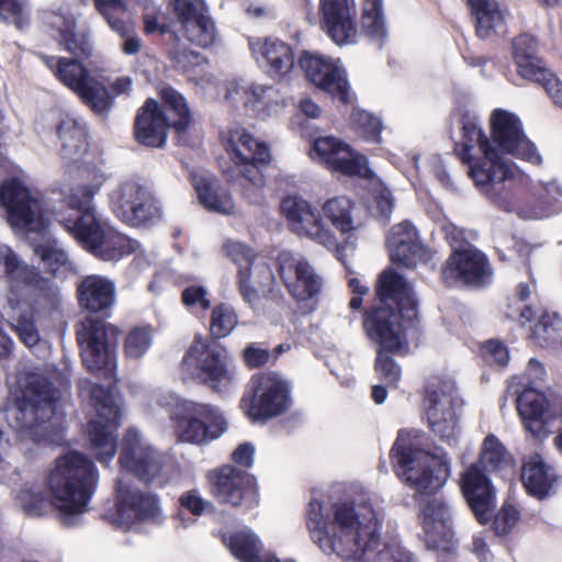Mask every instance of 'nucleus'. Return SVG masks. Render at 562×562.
I'll return each instance as SVG.
<instances>
[{
  "label": "nucleus",
  "instance_id": "1",
  "mask_svg": "<svg viewBox=\"0 0 562 562\" xmlns=\"http://www.w3.org/2000/svg\"><path fill=\"white\" fill-rule=\"evenodd\" d=\"M453 119L460 131L458 156L468 164L469 176L479 190L498 207L516 212L525 220H541L562 211V187L555 180L536 182L505 157L512 155L536 166L542 164V156L526 136L516 113L504 109L491 113L492 140L469 101L458 103Z\"/></svg>",
  "mask_w": 562,
  "mask_h": 562
},
{
  "label": "nucleus",
  "instance_id": "2",
  "mask_svg": "<svg viewBox=\"0 0 562 562\" xmlns=\"http://www.w3.org/2000/svg\"><path fill=\"white\" fill-rule=\"evenodd\" d=\"M382 520V509L368 493L341 499L317 494L305 513L310 537L325 554L366 562H412L411 552L396 539L380 548Z\"/></svg>",
  "mask_w": 562,
  "mask_h": 562
},
{
  "label": "nucleus",
  "instance_id": "3",
  "mask_svg": "<svg viewBox=\"0 0 562 562\" xmlns=\"http://www.w3.org/2000/svg\"><path fill=\"white\" fill-rule=\"evenodd\" d=\"M45 484L25 481L12 490L15 508L29 517H45L56 512L66 526L75 525L88 512L99 484V471L86 454L70 451L58 457L49 468Z\"/></svg>",
  "mask_w": 562,
  "mask_h": 562
},
{
  "label": "nucleus",
  "instance_id": "4",
  "mask_svg": "<svg viewBox=\"0 0 562 562\" xmlns=\"http://www.w3.org/2000/svg\"><path fill=\"white\" fill-rule=\"evenodd\" d=\"M106 180L105 173H97L94 183L81 184L63 193L61 205L53 211V217L88 252L103 261H119L139 250L136 239L121 233L102 220L93 203L94 195Z\"/></svg>",
  "mask_w": 562,
  "mask_h": 562
},
{
  "label": "nucleus",
  "instance_id": "5",
  "mask_svg": "<svg viewBox=\"0 0 562 562\" xmlns=\"http://www.w3.org/2000/svg\"><path fill=\"white\" fill-rule=\"evenodd\" d=\"M58 398L59 393L47 376L21 372L10 390L4 418L22 439L57 443L64 425V415L57 411Z\"/></svg>",
  "mask_w": 562,
  "mask_h": 562
},
{
  "label": "nucleus",
  "instance_id": "6",
  "mask_svg": "<svg viewBox=\"0 0 562 562\" xmlns=\"http://www.w3.org/2000/svg\"><path fill=\"white\" fill-rule=\"evenodd\" d=\"M376 295L378 305L363 317L366 335L376 352H402L408 347L406 333L418 315L413 285L402 274L387 269L380 276Z\"/></svg>",
  "mask_w": 562,
  "mask_h": 562
},
{
  "label": "nucleus",
  "instance_id": "7",
  "mask_svg": "<svg viewBox=\"0 0 562 562\" xmlns=\"http://www.w3.org/2000/svg\"><path fill=\"white\" fill-rule=\"evenodd\" d=\"M0 205L11 227L27 238L50 273L64 278L74 270L66 250L48 234V217L37 194H33L19 176L0 184Z\"/></svg>",
  "mask_w": 562,
  "mask_h": 562
},
{
  "label": "nucleus",
  "instance_id": "8",
  "mask_svg": "<svg viewBox=\"0 0 562 562\" xmlns=\"http://www.w3.org/2000/svg\"><path fill=\"white\" fill-rule=\"evenodd\" d=\"M427 437L417 429H402L390 451L396 475L416 493L434 494L451 474V459L427 449Z\"/></svg>",
  "mask_w": 562,
  "mask_h": 562
},
{
  "label": "nucleus",
  "instance_id": "9",
  "mask_svg": "<svg viewBox=\"0 0 562 562\" xmlns=\"http://www.w3.org/2000/svg\"><path fill=\"white\" fill-rule=\"evenodd\" d=\"M156 403L168 412L181 442L207 445L227 430L222 411L210 403L183 398L172 392L157 394Z\"/></svg>",
  "mask_w": 562,
  "mask_h": 562
},
{
  "label": "nucleus",
  "instance_id": "10",
  "mask_svg": "<svg viewBox=\"0 0 562 562\" xmlns=\"http://www.w3.org/2000/svg\"><path fill=\"white\" fill-rule=\"evenodd\" d=\"M181 368L183 374L221 394L235 390L239 381L236 366L226 349L201 336H196L186 351Z\"/></svg>",
  "mask_w": 562,
  "mask_h": 562
},
{
  "label": "nucleus",
  "instance_id": "11",
  "mask_svg": "<svg viewBox=\"0 0 562 562\" xmlns=\"http://www.w3.org/2000/svg\"><path fill=\"white\" fill-rule=\"evenodd\" d=\"M162 108L153 99L139 109L135 122L138 143L148 147H160L166 143L167 130L183 132L190 123V112L184 98L171 87L160 91Z\"/></svg>",
  "mask_w": 562,
  "mask_h": 562
},
{
  "label": "nucleus",
  "instance_id": "12",
  "mask_svg": "<svg viewBox=\"0 0 562 562\" xmlns=\"http://www.w3.org/2000/svg\"><path fill=\"white\" fill-rule=\"evenodd\" d=\"M110 524L124 532L143 533L166 520L160 497L146 490L117 480L114 512L109 516Z\"/></svg>",
  "mask_w": 562,
  "mask_h": 562
},
{
  "label": "nucleus",
  "instance_id": "13",
  "mask_svg": "<svg viewBox=\"0 0 562 562\" xmlns=\"http://www.w3.org/2000/svg\"><path fill=\"white\" fill-rule=\"evenodd\" d=\"M89 393L95 411V417L87 426L89 450L99 463L108 467L117 452L116 429L122 416L121 400L115 387L105 389L93 384Z\"/></svg>",
  "mask_w": 562,
  "mask_h": 562
},
{
  "label": "nucleus",
  "instance_id": "14",
  "mask_svg": "<svg viewBox=\"0 0 562 562\" xmlns=\"http://www.w3.org/2000/svg\"><path fill=\"white\" fill-rule=\"evenodd\" d=\"M42 60L55 77L76 93L93 112L104 114L110 111L113 97L108 90L104 76L83 66L77 59L43 55Z\"/></svg>",
  "mask_w": 562,
  "mask_h": 562
},
{
  "label": "nucleus",
  "instance_id": "15",
  "mask_svg": "<svg viewBox=\"0 0 562 562\" xmlns=\"http://www.w3.org/2000/svg\"><path fill=\"white\" fill-rule=\"evenodd\" d=\"M121 472L130 473L146 483L161 485L171 480L175 464L136 428H128L121 440L119 451Z\"/></svg>",
  "mask_w": 562,
  "mask_h": 562
},
{
  "label": "nucleus",
  "instance_id": "16",
  "mask_svg": "<svg viewBox=\"0 0 562 562\" xmlns=\"http://www.w3.org/2000/svg\"><path fill=\"white\" fill-rule=\"evenodd\" d=\"M223 251L237 267V285L243 300L254 306L258 301L259 291L270 290L274 282V274L254 249L237 240H226Z\"/></svg>",
  "mask_w": 562,
  "mask_h": 562
},
{
  "label": "nucleus",
  "instance_id": "17",
  "mask_svg": "<svg viewBox=\"0 0 562 562\" xmlns=\"http://www.w3.org/2000/svg\"><path fill=\"white\" fill-rule=\"evenodd\" d=\"M119 329L102 319L87 317L77 330L82 362L91 372L111 373L115 367Z\"/></svg>",
  "mask_w": 562,
  "mask_h": 562
},
{
  "label": "nucleus",
  "instance_id": "18",
  "mask_svg": "<svg viewBox=\"0 0 562 562\" xmlns=\"http://www.w3.org/2000/svg\"><path fill=\"white\" fill-rule=\"evenodd\" d=\"M456 384L452 380L432 378L426 387V416L431 431L454 447L459 441L456 414Z\"/></svg>",
  "mask_w": 562,
  "mask_h": 562
},
{
  "label": "nucleus",
  "instance_id": "19",
  "mask_svg": "<svg viewBox=\"0 0 562 562\" xmlns=\"http://www.w3.org/2000/svg\"><path fill=\"white\" fill-rule=\"evenodd\" d=\"M251 397H244L240 407L252 420H267L280 415L291 404V385L281 374L266 372L256 380Z\"/></svg>",
  "mask_w": 562,
  "mask_h": 562
},
{
  "label": "nucleus",
  "instance_id": "20",
  "mask_svg": "<svg viewBox=\"0 0 562 562\" xmlns=\"http://www.w3.org/2000/svg\"><path fill=\"white\" fill-rule=\"evenodd\" d=\"M281 212L294 234L335 250L339 256L335 233L324 223L321 211L308 201L297 195L286 196L281 202Z\"/></svg>",
  "mask_w": 562,
  "mask_h": 562
},
{
  "label": "nucleus",
  "instance_id": "21",
  "mask_svg": "<svg viewBox=\"0 0 562 562\" xmlns=\"http://www.w3.org/2000/svg\"><path fill=\"white\" fill-rule=\"evenodd\" d=\"M271 160L269 145L252 134L237 167L223 168V173L231 182L245 180L249 186L244 190L245 198L252 204H259L263 200L262 189L266 186L262 168Z\"/></svg>",
  "mask_w": 562,
  "mask_h": 562
},
{
  "label": "nucleus",
  "instance_id": "22",
  "mask_svg": "<svg viewBox=\"0 0 562 562\" xmlns=\"http://www.w3.org/2000/svg\"><path fill=\"white\" fill-rule=\"evenodd\" d=\"M308 156L313 161L345 176L371 178L373 175L364 155L355 151L347 143L334 136L315 138L308 149Z\"/></svg>",
  "mask_w": 562,
  "mask_h": 562
},
{
  "label": "nucleus",
  "instance_id": "23",
  "mask_svg": "<svg viewBox=\"0 0 562 562\" xmlns=\"http://www.w3.org/2000/svg\"><path fill=\"white\" fill-rule=\"evenodd\" d=\"M225 89V100L231 105L262 120L278 115L284 108L281 93L268 85L229 80Z\"/></svg>",
  "mask_w": 562,
  "mask_h": 562
},
{
  "label": "nucleus",
  "instance_id": "24",
  "mask_svg": "<svg viewBox=\"0 0 562 562\" xmlns=\"http://www.w3.org/2000/svg\"><path fill=\"white\" fill-rule=\"evenodd\" d=\"M299 65L306 79L334 99L349 103L352 99L347 72L339 58L304 53Z\"/></svg>",
  "mask_w": 562,
  "mask_h": 562
},
{
  "label": "nucleus",
  "instance_id": "25",
  "mask_svg": "<svg viewBox=\"0 0 562 562\" xmlns=\"http://www.w3.org/2000/svg\"><path fill=\"white\" fill-rule=\"evenodd\" d=\"M214 495L222 502L243 512L254 509L259 504L256 479L232 465H224L210 474Z\"/></svg>",
  "mask_w": 562,
  "mask_h": 562
},
{
  "label": "nucleus",
  "instance_id": "26",
  "mask_svg": "<svg viewBox=\"0 0 562 562\" xmlns=\"http://www.w3.org/2000/svg\"><path fill=\"white\" fill-rule=\"evenodd\" d=\"M0 265L8 280V303L15 307L47 288V279L33 266L24 262L5 244H0Z\"/></svg>",
  "mask_w": 562,
  "mask_h": 562
},
{
  "label": "nucleus",
  "instance_id": "27",
  "mask_svg": "<svg viewBox=\"0 0 562 562\" xmlns=\"http://www.w3.org/2000/svg\"><path fill=\"white\" fill-rule=\"evenodd\" d=\"M516 394L517 411L526 430L537 438L548 436L553 422L562 418V397L549 400L535 390H522Z\"/></svg>",
  "mask_w": 562,
  "mask_h": 562
},
{
  "label": "nucleus",
  "instance_id": "28",
  "mask_svg": "<svg viewBox=\"0 0 562 562\" xmlns=\"http://www.w3.org/2000/svg\"><path fill=\"white\" fill-rule=\"evenodd\" d=\"M278 272L289 293L297 302L312 300L322 290L323 279L314 267L289 251L280 252Z\"/></svg>",
  "mask_w": 562,
  "mask_h": 562
},
{
  "label": "nucleus",
  "instance_id": "29",
  "mask_svg": "<svg viewBox=\"0 0 562 562\" xmlns=\"http://www.w3.org/2000/svg\"><path fill=\"white\" fill-rule=\"evenodd\" d=\"M58 137L61 143L60 155L67 164H80L79 168L86 179L95 182L97 173H103L95 166H91L86 156L88 154L87 128L81 120L66 116L57 127Z\"/></svg>",
  "mask_w": 562,
  "mask_h": 562
},
{
  "label": "nucleus",
  "instance_id": "30",
  "mask_svg": "<svg viewBox=\"0 0 562 562\" xmlns=\"http://www.w3.org/2000/svg\"><path fill=\"white\" fill-rule=\"evenodd\" d=\"M460 487L479 522L487 524L495 507V490L480 463L461 473Z\"/></svg>",
  "mask_w": 562,
  "mask_h": 562
},
{
  "label": "nucleus",
  "instance_id": "31",
  "mask_svg": "<svg viewBox=\"0 0 562 562\" xmlns=\"http://www.w3.org/2000/svg\"><path fill=\"white\" fill-rule=\"evenodd\" d=\"M442 274L449 283L462 281L467 284L484 285L491 282L493 271L482 251L468 247L453 251Z\"/></svg>",
  "mask_w": 562,
  "mask_h": 562
},
{
  "label": "nucleus",
  "instance_id": "32",
  "mask_svg": "<svg viewBox=\"0 0 562 562\" xmlns=\"http://www.w3.org/2000/svg\"><path fill=\"white\" fill-rule=\"evenodd\" d=\"M248 47L257 65L270 77H284L294 65L292 47L277 37H249Z\"/></svg>",
  "mask_w": 562,
  "mask_h": 562
},
{
  "label": "nucleus",
  "instance_id": "33",
  "mask_svg": "<svg viewBox=\"0 0 562 562\" xmlns=\"http://www.w3.org/2000/svg\"><path fill=\"white\" fill-rule=\"evenodd\" d=\"M322 25L338 45L351 44L357 37L355 0H321Z\"/></svg>",
  "mask_w": 562,
  "mask_h": 562
},
{
  "label": "nucleus",
  "instance_id": "34",
  "mask_svg": "<svg viewBox=\"0 0 562 562\" xmlns=\"http://www.w3.org/2000/svg\"><path fill=\"white\" fill-rule=\"evenodd\" d=\"M422 526L428 549L449 552L453 548L452 516L450 507L441 499L429 501L422 512Z\"/></svg>",
  "mask_w": 562,
  "mask_h": 562
},
{
  "label": "nucleus",
  "instance_id": "35",
  "mask_svg": "<svg viewBox=\"0 0 562 562\" xmlns=\"http://www.w3.org/2000/svg\"><path fill=\"white\" fill-rule=\"evenodd\" d=\"M509 317L518 319L521 325L535 324L530 328L531 339L542 348H550L562 341V319L555 312H549L542 307L533 308L529 305L519 307V314H509Z\"/></svg>",
  "mask_w": 562,
  "mask_h": 562
},
{
  "label": "nucleus",
  "instance_id": "36",
  "mask_svg": "<svg viewBox=\"0 0 562 562\" xmlns=\"http://www.w3.org/2000/svg\"><path fill=\"white\" fill-rule=\"evenodd\" d=\"M78 299L82 308L106 314L115 303V283L104 276H87L78 285Z\"/></svg>",
  "mask_w": 562,
  "mask_h": 562
},
{
  "label": "nucleus",
  "instance_id": "37",
  "mask_svg": "<svg viewBox=\"0 0 562 562\" xmlns=\"http://www.w3.org/2000/svg\"><path fill=\"white\" fill-rule=\"evenodd\" d=\"M192 182L200 203L206 210L220 214L234 212L235 203L231 193L220 184L215 177L205 172H194Z\"/></svg>",
  "mask_w": 562,
  "mask_h": 562
},
{
  "label": "nucleus",
  "instance_id": "38",
  "mask_svg": "<svg viewBox=\"0 0 562 562\" xmlns=\"http://www.w3.org/2000/svg\"><path fill=\"white\" fill-rule=\"evenodd\" d=\"M49 23L59 34L65 48L77 57H89L92 44L87 33L76 31V18L68 11L60 10L52 14Z\"/></svg>",
  "mask_w": 562,
  "mask_h": 562
},
{
  "label": "nucleus",
  "instance_id": "39",
  "mask_svg": "<svg viewBox=\"0 0 562 562\" xmlns=\"http://www.w3.org/2000/svg\"><path fill=\"white\" fill-rule=\"evenodd\" d=\"M49 289L50 282L47 279V288L45 290L37 292L27 301L21 300L15 307L9 304L11 310L16 312V315L11 317V327L21 342L30 349L41 344L40 333L34 321L33 305L37 303L41 297L45 296Z\"/></svg>",
  "mask_w": 562,
  "mask_h": 562
},
{
  "label": "nucleus",
  "instance_id": "40",
  "mask_svg": "<svg viewBox=\"0 0 562 562\" xmlns=\"http://www.w3.org/2000/svg\"><path fill=\"white\" fill-rule=\"evenodd\" d=\"M169 58L177 69L186 74L196 85L204 87L212 82L213 76L207 71V60L199 53L189 49L178 36L169 49Z\"/></svg>",
  "mask_w": 562,
  "mask_h": 562
},
{
  "label": "nucleus",
  "instance_id": "41",
  "mask_svg": "<svg viewBox=\"0 0 562 562\" xmlns=\"http://www.w3.org/2000/svg\"><path fill=\"white\" fill-rule=\"evenodd\" d=\"M182 25L183 36L191 43L201 47L211 46L216 37L215 25L206 14L204 3L198 5L196 10H186L177 14Z\"/></svg>",
  "mask_w": 562,
  "mask_h": 562
},
{
  "label": "nucleus",
  "instance_id": "42",
  "mask_svg": "<svg viewBox=\"0 0 562 562\" xmlns=\"http://www.w3.org/2000/svg\"><path fill=\"white\" fill-rule=\"evenodd\" d=\"M521 480L529 494L542 498L552 491L557 475L554 470L543 462L541 456L536 453L525 460Z\"/></svg>",
  "mask_w": 562,
  "mask_h": 562
},
{
  "label": "nucleus",
  "instance_id": "43",
  "mask_svg": "<svg viewBox=\"0 0 562 562\" xmlns=\"http://www.w3.org/2000/svg\"><path fill=\"white\" fill-rule=\"evenodd\" d=\"M324 223L328 222L346 238H350L359 224L353 216V204L346 196H336L327 200L321 210Z\"/></svg>",
  "mask_w": 562,
  "mask_h": 562
},
{
  "label": "nucleus",
  "instance_id": "44",
  "mask_svg": "<svg viewBox=\"0 0 562 562\" xmlns=\"http://www.w3.org/2000/svg\"><path fill=\"white\" fill-rule=\"evenodd\" d=\"M538 44L533 36L521 34L513 42V57L518 74L529 80L542 74L544 65L537 55Z\"/></svg>",
  "mask_w": 562,
  "mask_h": 562
},
{
  "label": "nucleus",
  "instance_id": "45",
  "mask_svg": "<svg viewBox=\"0 0 562 562\" xmlns=\"http://www.w3.org/2000/svg\"><path fill=\"white\" fill-rule=\"evenodd\" d=\"M147 188L148 186L136 179H125L114 186L108 193L109 207L113 215L121 221Z\"/></svg>",
  "mask_w": 562,
  "mask_h": 562
},
{
  "label": "nucleus",
  "instance_id": "46",
  "mask_svg": "<svg viewBox=\"0 0 562 562\" xmlns=\"http://www.w3.org/2000/svg\"><path fill=\"white\" fill-rule=\"evenodd\" d=\"M162 216V207L150 187L122 217L121 222L133 227L147 226Z\"/></svg>",
  "mask_w": 562,
  "mask_h": 562
},
{
  "label": "nucleus",
  "instance_id": "47",
  "mask_svg": "<svg viewBox=\"0 0 562 562\" xmlns=\"http://www.w3.org/2000/svg\"><path fill=\"white\" fill-rule=\"evenodd\" d=\"M223 542L232 554L240 562H260L261 543L250 529H243L231 537L222 535Z\"/></svg>",
  "mask_w": 562,
  "mask_h": 562
},
{
  "label": "nucleus",
  "instance_id": "48",
  "mask_svg": "<svg viewBox=\"0 0 562 562\" xmlns=\"http://www.w3.org/2000/svg\"><path fill=\"white\" fill-rule=\"evenodd\" d=\"M471 10L476 20V32L480 37H488L499 27L505 15L496 0H469Z\"/></svg>",
  "mask_w": 562,
  "mask_h": 562
},
{
  "label": "nucleus",
  "instance_id": "49",
  "mask_svg": "<svg viewBox=\"0 0 562 562\" xmlns=\"http://www.w3.org/2000/svg\"><path fill=\"white\" fill-rule=\"evenodd\" d=\"M361 25L364 34L373 41L382 42L387 36L383 0H363Z\"/></svg>",
  "mask_w": 562,
  "mask_h": 562
},
{
  "label": "nucleus",
  "instance_id": "50",
  "mask_svg": "<svg viewBox=\"0 0 562 562\" xmlns=\"http://www.w3.org/2000/svg\"><path fill=\"white\" fill-rule=\"evenodd\" d=\"M251 136L252 134L240 125L229 126L221 132V144L232 161L229 167H237L239 160L243 159V153Z\"/></svg>",
  "mask_w": 562,
  "mask_h": 562
},
{
  "label": "nucleus",
  "instance_id": "51",
  "mask_svg": "<svg viewBox=\"0 0 562 562\" xmlns=\"http://www.w3.org/2000/svg\"><path fill=\"white\" fill-rule=\"evenodd\" d=\"M477 463L485 465L492 471H496L510 465L512 458L499 439L494 435H488L482 443L480 461Z\"/></svg>",
  "mask_w": 562,
  "mask_h": 562
},
{
  "label": "nucleus",
  "instance_id": "52",
  "mask_svg": "<svg viewBox=\"0 0 562 562\" xmlns=\"http://www.w3.org/2000/svg\"><path fill=\"white\" fill-rule=\"evenodd\" d=\"M547 372L543 364L531 358L522 375H515L508 383V390L513 393L522 392V390L539 391L546 383Z\"/></svg>",
  "mask_w": 562,
  "mask_h": 562
},
{
  "label": "nucleus",
  "instance_id": "53",
  "mask_svg": "<svg viewBox=\"0 0 562 562\" xmlns=\"http://www.w3.org/2000/svg\"><path fill=\"white\" fill-rule=\"evenodd\" d=\"M179 505L181 510L176 516V521L182 528H189L194 524V519L184 517L183 510L200 517L212 507L211 502L205 499L198 490L182 493L179 497Z\"/></svg>",
  "mask_w": 562,
  "mask_h": 562
},
{
  "label": "nucleus",
  "instance_id": "54",
  "mask_svg": "<svg viewBox=\"0 0 562 562\" xmlns=\"http://www.w3.org/2000/svg\"><path fill=\"white\" fill-rule=\"evenodd\" d=\"M238 322L235 308L227 303H220L211 312V335L217 339L225 338L235 329Z\"/></svg>",
  "mask_w": 562,
  "mask_h": 562
},
{
  "label": "nucleus",
  "instance_id": "55",
  "mask_svg": "<svg viewBox=\"0 0 562 562\" xmlns=\"http://www.w3.org/2000/svg\"><path fill=\"white\" fill-rule=\"evenodd\" d=\"M98 12L104 18L112 31L125 33L126 19L131 18L123 0H94Z\"/></svg>",
  "mask_w": 562,
  "mask_h": 562
},
{
  "label": "nucleus",
  "instance_id": "56",
  "mask_svg": "<svg viewBox=\"0 0 562 562\" xmlns=\"http://www.w3.org/2000/svg\"><path fill=\"white\" fill-rule=\"evenodd\" d=\"M153 329L148 326L133 328L125 338L124 353L130 360H139L153 346Z\"/></svg>",
  "mask_w": 562,
  "mask_h": 562
},
{
  "label": "nucleus",
  "instance_id": "57",
  "mask_svg": "<svg viewBox=\"0 0 562 562\" xmlns=\"http://www.w3.org/2000/svg\"><path fill=\"white\" fill-rule=\"evenodd\" d=\"M0 19L19 31L30 26L31 11L22 0H0Z\"/></svg>",
  "mask_w": 562,
  "mask_h": 562
},
{
  "label": "nucleus",
  "instance_id": "58",
  "mask_svg": "<svg viewBox=\"0 0 562 562\" xmlns=\"http://www.w3.org/2000/svg\"><path fill=\"white\" fill-rule=\"evenodd\" d=\"M405 245H413V247L422 245L416 228L409 222L394 226L386 238L390 257L400 258L401 247Z\"/></svg>",
  "mask_w": 562,
  "mask_h": 562
},
{
  "label": "nucleus",
  "instance_id": "59",
  "mask_svg": "<svg viewBox=\"0 0 562 562\" xmlns=\"http://www.w3.org/2000/svg\"><path fill=\"white\" fill-rule=\"evenodd\" d=\"M372 181V198L373 203L371 211L374 216L383 222H387L393 212L394 201L391 191L382 183V181L372 175L369 178Z\"/></svg>",
  "mask_w": 562,
  "mask_h": 562
},
{
  "label": "nucleus",
  "instance_id": "60",
  "mask_svg": "<svg viewBox=\"0 0 562 562\" xmlns=\"http://www.w3.org/2000/svg\"><path fill=\"white\" fill-rule=\"evenodd\" d=\"M352 123L364 139L376 144L381 143L383 124L380 117L364 110H355L352 112Z\"/></svg>",
  "mask_w": 562,
  "mask_h": 562
},
{
  "label": "nucleus",
  "instance_id": "61",
  "mask_svg": "<svg viewBox=\"0 0 562 562\" xmlns=\"http://www.w3.org/2000/svg\"><path fill=\"white\" fill-rule=\"evenodd\" d=\"M181 301L192 312H205L211 307L209 290L201 283L186 286L181 294Z\"/></svg>",
  "mask_w": 562,
  "mask_h": 562
},
{
  "label": "nucleus",
  "instance_id": "62",
  "mask_svg": "<svg viewBox=\"0 0 562 562\" xmlns=\"http://www.w3.org/2000/svg\"><path fill=\"white\" fill-rule=\"evenodd\" d=\"M415 167L425 176H434L445 188H452V181L447 172L442 159L438 155H431L423 160L422 165L418 159L414 158Z\"/></svg>",
  "mask_w": 562,
  "mask_h": 562
},
{
  "label": "nucleus",
  "instance_id": "63",
  "mask_svg": "<svg viewBox=\"0 0 562 562\" xmlns=\"http://www.w3.org/2000/svg\"><path fill=\"white\" fill-rule=\"evenodd\" d=\"M384 352H376L375 371L387 385L396 386L402 375L401 367Z\"/></svg>",
  "mask_w": 562,
  "mask_h": 562
},
{
  "label": "nucleus",
  "instance_id": "64",
  "mask_svg": "<svg viewBox=\"0 0 562 562\" xmlns=\"http://www.w3.org/2000/svg\"><path fill=\"white\" fill-rule=\"evenodd\" d=\"M519 521V512L512 504H504L493 520V529L497 536H506L514 530Z\"/></svg>",
  "mask_w": 562,
  "mask_h": 562
}]
</instances>
